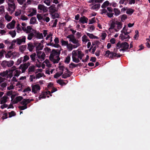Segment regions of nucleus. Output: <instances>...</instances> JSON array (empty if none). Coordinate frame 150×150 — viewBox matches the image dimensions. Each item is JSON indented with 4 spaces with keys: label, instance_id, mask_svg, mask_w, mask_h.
<instances>
[{
    "label": "nucleus",
    "instance_id": "53",
    "mask_svg": "<svg viewBox=\"0 0 150 150\" xmlns=\"http://www.w3.org/2000/svg\"><path fill=\"white\" fill-rule=\"evenodd\" d=\"M128 30L127 27H126V25H125V26L123 27L122 30L121 31V32L122 34H123L125 32L127 31Z\"/></svg>",
    "mask_w": 150,
    "mask_h": 150
},
{
    "label": "nucleus",
    "instance_id": "3",
    "mask_svg": "<svg viewBox=\"0 0 150 150\" xmlns=\"http://www.w3.org/2000/svg\"><path fill=\"white\" fill-rule=\"evenodd\" d=\"M67 38H69V41L72 42L73 44H76L79 43L78 40H77L75 38L74 35L70 34L67 36Z\"/></svg>",
    "mask_w": 150,
    "mask_h": 150
},
{
    "label": "nucleus",
    "instance_id": "7",
    "mask_svg": "<svg viewBox=\"0 0 150 150\" xmlns=\"http://www.w3.org/2000/svg\"><path fill=\"white\" fill-rule=\"evenodd\" d=\"M130 33V32L127 31L123 34H120V37L121 38V40H122L127 39H129L130 38V37L129 35H128V34H129Z\"/></svg>",
    "mask_w": 150,
    "mask_h": 150
},
{
    "label": "nucleus",
    "instance_id": "1",
    "mask_svg": "<svg viewBox=\"0 0 150 150\" xmlns=\"http://www.w3.org/2000/svg\"><path fill=\"white\" fill-rule=\"evenodd\" d=\"M54 56H55V54H54L53 52H52V51L49 57V59L50 60L53 62L54 64L58 63L60 60V58L59 57V56H57L55 57L57 58V59H55L54 58Z\"/></svg>",
    "mask_w": 150,
    "mask_h": 150
},
{
    "label": "nucleus",
    "instance_id": "60",
    "mask_svg": "<svg viewBox=\"0 0 150 150\" xmlns=\"http://www.w3.org/2000/svg\"><path fill=\"white\" fill-rule=\"evenodd\" d=\"M114 13H106V15L107 16L110 18H111L113 17Z\"/></svg>",
    "mask_w": 150,
    "mask_h": 150
},
{
    "label": "nucleus",
    "instance_id": "35",
    "mask_svg": "<svg viewBox=\"0 0 150 150\" xmlns=\"http://www.w3.org/2000/svg\"><path fill=\"white\" fill-rule=\"evenodd\" d=\"M70 60V57L69 55H68L67 56L64 62L68 64L69 63Z\"/></svg>",
    "mask_w": 150,
    "mask_h": 150
},
{
    "label": "nucleus",
    "instance_id": "48",
    "mask_svg": "<svg viewBox=\"0 0 150 150\" xmlns=\"http://www.w3.org/2000/svg\"><path fill=\"white\" fill-rule=\"evenodd\" d=\"M29 57L27 55H26L24 56L23 59V62H25L28 60L29 59Z\"/></svg>",
    "mask_w": 150,
    "mask_h": 150
},
{
    "label": "nucleus",
    "instance_id": "30",
    "mask_svg": "<svg viewBox=\"0 0 150 150\" xmlns=\"http://www.w3.org/2000/svg\"><path fill=\"white\" fill-rule=\"evenodd\" d=\"M134 10L132 8H129L126 11V13L127 14L131 15L134 12Z\"/></svg>",
    "mask_w": 150,
    "mask_h": 150
},
{
    "label": "nucleus",
    "instance_id": "37",
    "mask_svg": "<svg viewBox=\"0 0 150 150\" xmlns=\"http://www.w3.org/2000/svg\"><path fill=\"white\" fill-rule=\"evenodd\" d=\"M62 46H67L68 45V42L67 41H65L62 39L61 41Z\"/></svg>",
    "mask_w": 150,
    "mask_h": 150
},
{
    "label": "nucleus",
    "instance_id": "55",
    "mask_svg": "<svg viewBox=\"0 0 150 150\" xmlns=\"http://www.w3.org/2000/svg\"><path fill=\"white\" fill-rule=\"evenodd\" d=\"M23 59V57H21L20 58L18 59L17 60L16 63V65H19V64H20L22 62Z\"/></svg>",
    "mask_w": 150,
    "mask_h": 150
},
{
    "label": "nucleus",
    "instance_id": "61",
    "mask_svg": "<svg viewBox=\"0 0 150 150\" xmlns=\"http://www.w3.org/2000/svg\"><path fill=\"white\" fill-rule=\"evenodd\" d=\"M51 2V1L47 0H45L44 1V2L48 6L50 5Z\"/></svg>",
    "mask_w": 150,
    "mask_h": 150
},
{
    "label": "nucleus",
    "instance_id": "39",
    "mask_svg": "<svg viewBox=\"0 0 150 150\" xmlns=\"http://www.w3.org/2000/svg\"><path fill=\"white\" fill-rule=\"evenodd\" d=\"M71 76V75H69L67 74V73H65L62 76V78L66 79L67 77H69Z\"/></svg>",
    "mask_w": 150,
    "mask_h": 150
},
{
    "label": "nucleus",
    "instance_id": "19",
    "mask_svg": "<svg viewBox=\"0 0 150 150\" xmlns=\"http://www.w3.org/2000/svg\"><path fill=\"white\" fill-rule=\"evenodd\" d=\"M8 98V97L6 96H4L2 98V100L1 101V104H2L6 103L7 102V99Z\"/></svg>",
    "mask_w": 150,
    "mask_h": 150
},
{
    "label": "nucleus",
    "instance_id": "38",
    "mask_svg": "<svg viewBox=\"0 0 150 150\" xmlns=\"http://www.w3.org/2000/svg\"><path fill=\"white\" fill-rule=\"evenodd\" d=\"M78 58H79L80 59H81L83 57L84 55V54L82 53L81 51H78Z\"/></svg>",
    "mask_w": 150,
    "mask_h": 150
},
{
    "label": "nucleus",
    "instance_id": "21",
    "mask_svg": "<svg viewBox=\"0 0 150 150\" xmlns=\"http://www.w3.org/2000/svg\"><path fill=\"white\" fill-rule=\"evenodd\" d=\"M116 24L117 25V28L118 30H119L122 28L123 25L122 22L116 21Z\"/></svg>",
    "mask_w": 150,
    "mask_h": 150
},
{
    "label": "nucleus",
    "instance_id": "23",
    "mask_svg": "<svg viewBox=\"0 0 150 150\" xmlns=\"http://www.w3.org/2000/svg\"><path fill=\"white\" fill-rule=\"evenodd\" d=\"M36 21V17H33L30 19V23L31 24H33L35 23Z\"/></svg>",
    "mask_w": 150,
    "mask_h": 150
},
{
    "label": "nucleus",
    "instance_id": "43",
    "mask_svg": "<svg viewBox=\"0 0 150 150\" xmlns=\"http://www.w3.org/2000/svg\"><path fill=\"white\" fill-rule=\"evenodd\" d=\"M34 36V35L33 33H31L28 35L27 38L28 40H30L32 39V38Z\"/></svg>",
    "mask_w": 150,
    "mask_h": 150
},
{
    "label": "nucleus",
    "instance_id": "24",
    "mask_svg": "<svg viewBox=\"0 0 150 150\" xmlns=\"http://www.w3.org/2000/svg\"><path fill=\"white\" fill-rule=\"evenodd\" d=\"M100 4H97L93 6L91 8L93 9H98L100 7Z\"/></svg>",
    "mask_w": 150,
    "mask_h": 150
},
{
    "label": "nucleus",
    "instance_id": "8",
    "mask_svg": "<svg viewBox=\"0 0 150 150\" xmlns=\"http://www.w3.org/2000/svg\"><path fill=\"white\" fill-rule=\"evenodd\" d=\"M40 89V86L39 84H35L32 86V92L35 93H37V91Z\"/></svg>",
    "mask_w": 150,
    "mask_h": 150
},
{
    "label": "nucleus",
    "instance_id": "57",
    "mask_svg": "<svg viewBox=\"0 0 150 150\" xmlns=\"http://www.w3.org/2000/svg\"><path fill=\"white\" fill-rule=\"evenodd\" d=\"M89 24H93V23H94L95 22H96L95 18L94 17L93 18H91V19H89Z\"/></svg>",
    "mask_w": 150,
    "mask_h": 150
},
{
    "label": "nucleus",
    "instance_id": "52",
    "mask_svg": "<svg viewBox=\"0 0 150 150\" xmlns=\"http://www.w3.org/2000/svg\"><path fill=\"white\" fill-rule=\"evenodd\" d=\"M27 108V106L26 105L22 106H19L18 108L19 110H23Z\"/></svg>",
    "mask_w": 150,
    "mask_h": 150
},
{
    "label": "nucleus",
    "instance_id": "31",
    "mask_svg": "<svg viewBox=\"0 0 150 150\" xmlns=\"http://www.w3.org/2000/svg\"><path fill=\"white\" fill-rule=\"evenodd\" d=\"M67 47L69 51H71L73 49V45L71 44H68L67 46Z\"/></svg>",
    "mask_w": 150,
    "mask_h": 150
},
{
    "label": "nucleus",
    "instance_id": "64",
    "mask_svg": "<svg viewBox=\"0 0 150 150\" xmlns=\"http://www.w3.org/2000/svg\"><path fill=\"white\" fill-rule=\"evenodd\" d=\"M50 20V18L48 17H44L43 21H45L46 22H48Z\"/></svg>",
    "mask_w": 150,
    "mask_h": 150
},
{
    "label": "nucleus",
    "instance_id": "6",
    "mask_svg": "<svg viewBox=\"0 0 150 150\" xmlns=\"http://www.w3.org/2000/svg\"><path fill=\"white\" fill-rule=\"evenodd\" d=\"M30 65V64L29 62H28L27 63H25L23 64H21L20 65L19 67V69H21L22 73H24L26 69H28Z\"/></svg>",
    "mask_w": 150,
    "mask_h": 150
},
{
    "label": "nucleus",
    "instance_id": "10",
    "mask_svg": "<svg viewBox=\"0 0 150 150\" xmlns=\"http://www.w3.org/2000/svg\"><path fill=\"white\" fill-rule=\"evenodd\" d=\"M38 8L41 11H42L44 12H46L47 11V7L42 4H39L38 6Z\"/></svg>",
    "mask_w": 150,
    "mask_h": 150
},
{
    "label": "nucleus",
    "instance_id": "54",
    "mask_svg": "<svg viewBox=\"0 0 150 150\" xmlns=\"http://www.w3.org/2000/svg\"><path fill=\"white\" fill-rule=\"evenodd\" d=\"M52 17L53 19L55 18H59V15L57 13H54V14H52Z\"/></svg>",
    "mask_w": 150,
    "mask_h": 150
},
{
    "label": "nucleus",
    "instance_id": "44",
    "mask_svg": "<svg viewBox=\"0 0 150 150\" xmlns=\"http://www.w3.org/2000/svg\"><path fill=\"white\" fill-rule=\"evenodd\" d=\"M8 114L9 115V117H11L16 115V112L13 111H11V112H9Z\"/></svg>",
    "mask_w": 150,
    "mask_h": 150
},
{
    "label": "nucleus",
    "instance_id": "56",
    "mask_svg": "<svg viewBox=\"0 0 150 150\" xmlns=\"http://www.w3.org/2000/svg\"><path fill=\"white\" fill-rule=\"evenodd\" d=\"M6 112V110H5V111H4V112ZM7 113L6 112L4 113L3 114V115L2 117V118L3 119V120H4L5 119H6V118H8L7 117Z\"/></svg>",
    "mask_w": 150,
    "mask_h": 150
},
{
    "label": "nucleus",
    "instance_id": "26",
    "mask_svg": "<svg viewBox=\"0 0 150 150\" xmlns=\"http://www.w3.org/2000/svg\"><path fill=\"white\" fill-rule=\"evenodd\" d=\"M50 12L51 14H53L54 13L57 11V9L56 8H49Z\"/></svg>",
    "mask_w": 150,
    "mask_h": 150
},
{
    "label": "nucleus",
    "instance_id": "40",
    "mask_svg": "<svg viewBox=\"0 0 150 150\" xmlns=\"http://www.w3.org/2000/svg\"><path fill=\"white\" fill-rule=\"evenodd\" d=\"M46 97L45 94V92H42L41 95L39 97V100H40L41 98H45Z\"/></svg>",
    "mask_w": 150,
    "mask_h": 150
},
{
    "label": "nucleus",
    "instance_id": "2",
    "mask_svg": "<svg viewBox=\"0 0 150 150\" xmlns=\"http://www.w3.org/2000/svg\"><path fill=\"white\" fill-rule=\"evenodd\" d=\"M116 46L117 47L119 46L120 48H122L125 50L128 48L129 45L127 42H125L121 43L120 42H119L117 43Z\"/></svg>",
    "mask_w": 150,
    "mask_h": 150
},
{
    "label": "nucleus",
    "instance_id": "20",
    "mask_svg": "<svg viewBox=\"0 0 150 150\" xmlns=\"http://www.w3.org/2000/svg\"><path fill=\"white\" fill-rule=\"evenodd\" d=\"M43 47V45L41 43H39L36 47V51L41 50L42 49Z\"/></svg>",
    "mask_w": 150,
    "mask_h": 150
},
{
    "label": "nucleus",
    "instance_id": "63",
    "mask_svg": "<svg viewBox=\"0 0 150 150\" xmlns=\"http://www.w3.org/2000/svg\"><path fill=\"white\" fill-rule=\"evenodd\" d=\"M45 54L44 52L42 53L40 57V59H41L44 60L45 59Z\"/></svg>",
    "mask_w": 150,
    "mask_h": 150
},
{
    "label": "nucleus",
    "instance_id": "13",
    "mask_svg": "<svg viewBox=\"0 0 150 150\" xmlns=\"http://www.w3.org/2000/svg\"><path fill=\"white\" fill-rule=\"evenodd\" d=\"M23 98L21 96H18L17 97L13 102V104H16L18 102L21 101L22 99Z\"/></svg>",
    "mask_w": 150,
    "mask_h": 150
},
{
    "label": "nucleus",
    "instance_id": "29",
    "mask_svg": "<svg viewBox=\"0 0 150 150\" xmlns=\"http://www.w3.org/2000/svg\"><path fill=\"white\" fill-rule=\"evenodd\" d=\"M9 34L11 35L12 38L14 37L16 35V33L15 30L10 31L9 32Z\"/></svg>",
    "mask_w": 150,
    "mask_h": 150
},
{
    "label": "nucleus",
    "instance_id": "28",
    "mask_svg": "<svg viewBox=\"0 0 150 150\" xmlns=\"http://www.w3.org/2000/svg\"><path fill=\"white\" fill-rule=\"evenodd\" d=\"M19 55V53L16 52H12V57L13 58H16L17 57H18Z\"/></svg>",
    "mask_w": 150,
    "mask_h": 150
},
{
    "label": "nucleus",
    "instance_id": "33",
    "mask_svg": "<svg viewBox=\"0 0 150 150\" xmlns=\"http://www.w3.org/2000/svg\"><path fill=\"white\" fill-rule=\"evenodd\" d=\"M87 37L86 35H84L82 37V41L83 42H87L89 41V40L87 39Z\"/></svg>",
    "mask_w": 150,
    "mask_h": 150
},
{
    "label": "nucleus",
    "instance_id": "47",
    "mask_svg": "<svg viewBox=\"0 0 150 150\" xmlns=\"http://www.w3.org/2000/svg\"><path fill=\"white\" fill-rule=\"evenodd\" d=\"M135 34L134 37V38L135 39L137 40L138 39L139 36V31L137 30H136L135 31Z\"/></svg>",
    "mask_w": 150,
    "mask_h": 150
},
{
    "label": "nucleus",
    "instance_id": "27",
    "mask_svg": "<svg viewBox=\"0 0 150 150\" xmlns=\"http://www.w3.org/2000/svg\"><path fill=\"white\" fill-rule=\"evenodd\" d=\"M110 3L108 1H105L101 6V7L103 8H105L107 6H108L109 4Z\"/></svg>",
    "mask_w": 150,
    "mask_h": 150
},
{
    "label": "nucleus",
    "instance_id": "32",
    "mask_svg": "<svg viewBox=\"0 0 150 150\" xmlns=\"http://www.w3.org/2000/svg\"><path fill=\"white\" fill-rule=\"evenodd\" d=\"M8 71L7 70H6L3 72H1L0 73V75L3 77H5L8 74Z\"/></svg>",
    "mask_w": 150,
    "mask_h": 150
},
{
    "label": "nucleus",
    "instance_id": "51",
    "mask_svg": "<svg viewBox=\"0 0 150 150\" xmlns=\"http://www.w3.org/2000/svg\"><path fill=\"white\" fill-rule=\"evenodd\" d=\"M52 52H53L55 55H56L57 56H59V54H60V51H59L58 52H57L54 49L52 50Z\"/></svg>",
    "mask_w": 150,
    "mask_h": 150
},
{
    "label": "nucleus",
    "instance_id": "22",
    "mask_svg": "<svg viewBox=\"0 0 150 150\" xmlns=\"http://www.w3.org/2000/svg\"><path fill=\"white\" fill-rule=\"evenodd\" d=\"M27 47L26 45H23L19 47V50L22 53H23V52L25 50Z\"/></svg>",
    "mask_w": 150,
    "mask_h": 150
},
{
    "label": "nucleus",
    "instance_id": "16",
    "mask_svg": "<svg viewBox=\"0 0 150 150\" xmlns=\"http://www.w3.org/2000/svg\"><path fill=\"white\" fill-rule=\"evenodd\" d=\"M36 34L35 36L38 39H43V37L42 33H40L39 32L36 33L35 30L34 32Z\"/></svg>",
    "mask_w": 150,
    "mask_h": 150
},
{
    "label": "nucleus",
    "instance_id": "12",
    "mask_svg": "<svg viewBox=\"0 0 150 150\" xmlns=\"http://www.w3.org/2000/svg\"><path fill=\"white\" fill-rule=\"evenodd\" d=\"M26 38L25 36H23L22 39L19 38H17L16 40L17 41V44L18 45H21L22 42H25Z\"/></svg>",
    "mask_w": 150,
    "mask_h": 150
},
{
    "label": "nucleus",
    "instance_id": "58",
    "mask_svg": "<svg viewBox=\"0 0 150 150\" xmlns=\"http://www.w3.org/2000/svg\"><path fill=\"white\" fill-rule=\"evenodd\" d=\"M21 19L23 21L26 20L28 19V18L25 15H21Z\"/></svg>",
    "mask_w": 150,
    "mask_h": 150
},
{
    "label": "nucleus",
    "instance_id": "4",
    "mask_svg": "<svg viewBox=\"0 0 150 150\" xmlns=\"http://www.w3.org/2000/svg\"><path fill=\"white\" fill-rule=\"evenodd\" d=\"M8 7L7 10L8 11H10V14H12L15 11L16 8L15 4L14 3H12V4L8 3Z\"/></svg>",
    "mask_w": 150,
    "mask_h": 150
},
{
    "label": "nucleus",
    "instance_id": "5",
    "mask_svg": "<svg viewBox=\"0 0 150 150\" xmlns=\"http://www.w3.org/2000/svg\"><path fill=\"white\" fill-rule=\"evenodd\" d=\"M117 55V53H114L113 52H110V51L108 50L106 51L105 56L106 57H109V58H110L113 59L114 57H116Z\"/></svg>",
    "mask_w": 150,
    "mask_h": 150
},
{
    "label": "nucleus",
    "instance_id": "15",
    "mask_svg": "<svg viewBox=\"0 0 150 150\" xmlns=\"http://www.w3.org/2000/svg\"><path fill=\"white\" fill-rule=\"evenodd\" d=\"M116 23V21L115 20V18L113 19V20L111 24L110 27L109 28V30L114 29Z\"/></svg>",
    "mask_w": 150,
    "mask_h": 150
},
{
    "label": "nucleus",
    "instance_id": "46",
    "mask_svg": "<svg viewBox=\"0 0 150 150\" xmlns=\"http://www.w3.org/2000/svg\"><path fill=\"white\" fill-rule=\"evenodd\" d=\"M8 65L7 67H11L14 64V62L13 60H10V61H8Z\"/></svg>",
    "mask_w": 150,
    "mask_h": 150
},
{
    "label": "nucleus",
    "instance_id": "17",
    "mask_svg": "<svg viewBox=\"0 0 150 150\" xmlns=\"http://www.w3.org/2000/svg\"><path fill=\"white\" fill-rule=\"evenodd\" d=\"M5 57L7 58H10L12 56V52L9 50L7 53H5Z\"/></svg>",
    "mask_w": 150,
    "mask_h": 150
},
{
    "label": "nucleus",
    "instance_id": "34",
    "mask_svg": "<svg viewBox=\"0 0 150 150\" xmlns=\"http://www.w3.org/2000/svg\"><path fill=\"white\" fill-rule=\"evenodd\" d=\"M42 14L39 13L37 14V18L39 21L42 20H43L44 17H43V16H42Z\"/></svg>",
    "mask_w": 150,
    "mask_h": 150
},
{
    "label": "nucleus",
    "instance_id": "42",
    "mask_svg": "<svg viewBox=\"0 0 150 150\" xmlns=\"http://www.w3.org/2000/svg\"><path fill=\"white\" fill-rule=\"evenodd\" d=\"M5 18L8 21H10L12 18V17L11 16H10L8 14L6 15L5 16Z\"/></svg>",
    "mask_w": 150,
    "mask_h": 150
},
{
    "label": "nucleus",
    "instance_id": "59",
    "mask_svg": "<svg viewBox=\"0 0 150 150\" xmlns=\"http://www.w3.org/2000/svg\"><path fill=\"white\" fill-rule=\"evenodd\" d=\"M86 35L88 36L91 39H93L94 35L93 34L89 33H86Z\"/></svg>",
    "mask_w": 150,
    "mask_h": 150
},
{
    "label": "nucleus",
    "instance_id": "62",
    "mask_svg": "<svg viewBox=\"0 0 150 150\" xmlns=\"http://www.w3.org/2000/svg\"><path fill=\"white\" fill-rule=\"evenodd\" d=\"M5 53H6V52L4 50H3L0 52V58L4 57V54H5Z\"/></svg>",
    "mask_w": 150,
    "mask_h": 150
},
{
    "label": "nucleus",
    "instance_id": "11",
    "mask_svg": "<svg viewBox=\"0 0 150 150\" xmlns=\"http://www.w3.org/2000/svg\"><path fill=\"white\" fill-rule=\"evenodd\" d=\"M88 19L85 17V16H83L81 17L79 19V22L83 24H84L85 23H86L88 22Z\"/></svg>",
    "mask_w": 150,
    "mask_h": 150
},
{
    "label": "nucleus",
    "instance_id": "49",
    "mask_svg": "<svg viewBox=\"0 0 150 150\" xmlns=\"http://www.w3.org/2000/svg\"><path fill=\"white\" fill-rule=\"evenodd\" d=\"M72 61L73 62L78 63L80 62V60L78 58H76V57H72Z\"/></svg>",
    "mask_w": 150,
    "mask_h": 150
},
{
    "label": "nucleus",
    "instance_id": "36",
    "mask_svg": "<svg viewBox=\"0 0 150 150\" xmlns=\"http://www.w3.org/2000/svg\"><path fill=\"white\" fill-rule=\"evenodd\" d=\"M21 71L20 70H16L14 72V76H18L21 73Z\"/></svg>",
    "mask_w": 150,
    "mask_h": 150
},
{
    "label": "nucleus",
    "instance_id": "50",
    "mask_svg": "<svg viewBox=\"0 0 150 150\" xmlns=\"http://www.w3.org/2000/svg\"><path fill=\"white\" fill-rule=\"evenodd\" d=\"M35 67L34 66H30L28 69V71L29 72L33 71H34Z\"/></svg>",
    "mask_w": 150,
    "mask_h": 150
},
{
    "label": "nucleus",
    "instance_id": "25",
    "mask_svg": "<svg viewBox=\"0 0 150 150\" xmlns=\"http://www.w3.org/2000/svg\"><path fill=\"white\" fill-rule=\"evenodd\" d=\"M1 65L4 68H6L7 67V65H8V61L6 60L3 61L1 64Z\"/></svg>",
    "mask_w": 150,
    "mask_h": 150
},
{
    "label": "nucleus",
    "instance_id": "45",
    "mask_svg": "<svg viewBox=\"0 0 150 150\" xmlns=\"http://www.w3.org/2000/svg\"><path fill=\"white\" fill-rule=\"evenodd\" d=\"M36 55L35 53H34L32 54H31L30 57L31 58V60L33 61H35V57Z\"/></svg>",
    "mask_w": 150,
    "mask_h": 150
},
{
    "label": "nucleus",
    "instance_id": "14",
    "mask_svg": "<svg viewBox=\"0 0 150 150\" xmlns=\"http://www.w3.org/2000/svg\"><path fill=\"white\" fill-rule=\"evenodd\" d=\"M34 47V46L33 45L32 43L30 42L28 44L27 48L30 51H32Z\"/></svg>",
    "mask_w": 150,
    "mask_h": 150
},
{
    "label": "nucleus",
    "instance_id": "18",
    "mask_svg": "<svg viewBox=\"0 0 150 150\" xmlns=\"http://www.w3.org/2000/svg\"><path fill=\"white\" fill-rule=\"evenodd\" d=\"M113 11L115 13V15L117 16L119 15L120 13V10L118 8H114L113 9Z\"/></svg>",
    "mask_w": 150,
    "mask_h": 150
},
{
    "label": "nucleus",
    "instance_id": "41",
    "mask_svg": "<svg viewBox=\"0 0 150 150\" xmlns=\"http://www.w3.org/2000/svg\"><path fill=\"white\" fill-rule=\"evenodd\" d=\"M127 15H126V14L122 15L121 16V21L123 22L124 21H125L126 20V19L127 18Z\"/></svg>",
    "mask_w": 150,
    "mask_h": 150
},
{
    "label": "nucleus",
    "instance_id": "9",
    "mask_svg": "<svg viewBox=\"0 0 150 150\" xmlns=\"http://www.w3.org/2000/svg\"><path fill=\"white\" fill-rule=\"evenodd\" d=\"M16 21L14 20H12V21L8 23L6 25L7 28L9 29L13 28L15 27Z\"/></svg>",
    "mask_w": 150,
    "mask_h": 150
}]
</instances>
